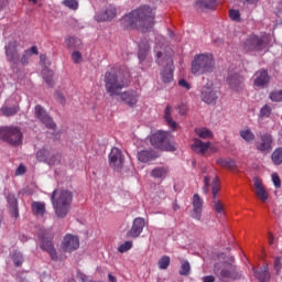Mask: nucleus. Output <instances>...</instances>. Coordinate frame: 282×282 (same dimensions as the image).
Wrapping results in <instances>:
<instances>
[{"mask_svg":"<svg viewBox=\"0 0 282 282\" xmlns=\"http://www.w3.org/2000/svg\"><path fill=\"white\" fill-rule=\"evenodd\" d=\"M105 87L109 96H119L120 100L124 102L128 107L135 109L138 107V101L140 100L139 90H128L120 93L124 87H129V79L127 76L116 68H111L105 75Z\"/></svg>","mask_w":282,"mask_h":282,"instance_id":"obj_1","label":"nucleus"},{"mask_svg":"<svg viewBox=\"0 0 282 282\" xmlns=\"http://www.w3.org/2000/svg\"><path fill=\"white\" fill-rule=\"evenodd\" d=\"M155 13L153 9L144 6L124 15L121 20L126 28H139L141 32H149L153 28Z\"/></svg>","mask_w":282,"mask_h":282,"instance_id":"obj_2","label":"nucleus"},{"mask_svg":"<svg viewBox=\"0 0 282 282\" xmlns=\"http://www.w3.org/2000/svg\"><path fill=\"white\" fill-rule=\"evenodd\" d=\"M164 37L159 36L156 39V44L154 52L156 54V63L158 65H164L165 68L161 70V80L164 83V85H171V82L173 80V58L171 57V54H166V48L164 47Z\"/></svg>","mask_w":282,"mask_h":282,"instance_id":"obj_3","label":"nucleus"},{"mask_svg":"<svg viewBox=\"0 0 282 282\" xmlns=\"http://www.w3.org/2000/svg\"><path fill=\"white\" fill-rule=\"evenodd\" d=\"M39 54V48L36 46H32L31 48L24 51L21 58H19V51L17 50V41H11L6 46V55L11 63V65H15L19 67L20 65H28L32 56H36Z\"/></svg>","mask_w":282,"mask_h":282,"instance_id":"obj_4","label":"nucleus"},{"mask_svg":"<svg viewBox=\"0 0 282 282\" xmlns=\"http://www.w3.org/2000/svg\"><path fill=\"white\" fill-rule=\"evenodd\" d=\"M203 180H204L203 192L205 193V195H208L212 188L213 198H214L213 200L214 210H216L218 215H224L225 214L224 204H221V200L217 199V194L219 193V178H217V176L213 172H209L208 174H204L203 172Z\"/></svg>","mask_w":282,"mask_h":282,"instance_id":"obj_5","label":"nucleus"},{"mask_svg":"<svg viewBox=\"0 0 282 282\" xmlns=\"http://www.w3.org/2000/svg\"><path fill=\"white\" fill-rule=\"evenodd\" d=\"M52 204L57 217H66L72 205V192L55 189L52 195Z\"/></svg>","mask_w":282,"mask_h":282,"instance_id":"obj_6","label":"nucleus"},{"mask_svg":"<svg viewBox=\"0 0 282 282\" xmlns=\"http://www.w3.org/2000/svg\"><path fill=\"white\" fill-rule=\"evenodd\" d=\"M213 69H215V58H213V54L204 53L194 56L192 61V74H194V76L210 74Z\"/></svg>","mask_w":282,"mask_h":282,"instance_id":"obj_7","label":"nucleus"},{"mask_svg":"<svg viewBox=\"0 0 282 282\" xmlns=\"http://www.w3.org/2000/svg\"><path fill=\"white\" fill-rule=\"evenodd\" d=\"M235 261L234 258H230L229 262H218L214 265V273L218 279L223 282H232L239 279V272L237 271V267L232 264Z\"/></svg>","mask_w":282,"mask_h":282,"instance_id":"obj_8","label":"nucleus"},{"mask_svg":"<svg viewBox=\"0 0 282 282\" xmlns=\"http://www.w3.org/2000/svg\"><path fill=\"white\" fill-rule=\"evenodd\" d=\"M150 142L152 147L161 151H175V143L171 142V132L159 130L151 134Z\"/></svg>","mask_w":282,"mask_h":282,"instance_id":"obj_9","label":"nucleus"},{"mask_svg":"<svg viewBox=\"0 0 282 282\" xmlns=\"http://www.w3.org/2000/svg\"><path fill=\"white\" fill-rule=\"evenodd\" d=\"M270 36L263 35L259 37L254 34L249 35L246 41L242 43V50L245 52H263L268 47V41Z\"/></svg>","mask_w":282,"mask_h":282,"instance_id":"obj_10","label":"nucleus"},{"mask_svg":"<svg viewBox=\"0 0 282 282\" xmlns=\"http://www.w3.org/2000/svg\"><path fill=\"white\" fill-rule=\"evenodd\" d=\"M0 140L8 142L12 147H19L23 143V133L14 127L0 128Z\"/></svg>","mask_w":282,"mask_h":282,"instance_id":"obj_11","label":"nucleus"},{"mask_svg":"<svg viewBox=\"0 0 282 282\" xmlns=\"http://www.w3.org/2000/svg\"><path fill=\"white\" fill-rule=\"evenodd\" d=\"M220 93L213 82H208L200 88V98L206 105H217Z\"/></svg>","mask_w":282,"mask_h":282,"instance_id":"obj_12","label":"nucleus"},{"mask_svg":"<svg viewBox=\"0 0 282 282\" xmlns=\"http://www.w3.org/2000/svg\"><path fill=\"white\" fill-rule=\"evenodd\" d=\"M19 102H21V96L18 94L11 95L0 108V113L7 116L8 118L17 116L19 113Z\"/></svg>","mask_w":282,"mask_h":282,"instance_id":"obj_13","label":"nucleus"},{"mask_svg":"<svg viewBox=\"0 0 282 282\" xmlns=\"http://www.w3.org/2000/svg\"><path fill=\"white\" fill-rule=\"evenodd\" d=\"M36 160L48 164V166H56V164L61 163V154H54L50 152V149L43 148L37 151Z\"/></svg>","mask_w":282,"mask_h":282,"instance_id":"obj_14","label":"nucleus"},{"mask_svg":"<svg viewBox=\"0 0 282 282\" xmlns=\"http://www.w3.org/2000/svg\"><path fill=\"white\" fill-rule=\"evenodd\" d=\"M61 248L64 252H74L80 248V239L76 235L66 234Z\"/></svg>","mask_w":282,"mask_h":282,"instance_id":"obj_15","label":"nucleus"},{"mask_svg":"<svg viewBox=\"0 0 282 282\" xmlns=\"http://www.w3.org/2000/svg\"><path fill=\"white\" fill-rule=\"evenodd\" d=\"M35 117L42 124H45L47 129H56V123H54V120H52V117L47 115L43 107L35 106Z\"/></svg>","mask_w":282,"mask_h":282,"instance_id":"obj_16","label":"nucleus"},{"mask_svg":"<svg viewBox=\"0 0 282 282\" xmlns=\"http://www.w3.org/2000/svg\"><path fill=\"white\" fill-rule=\"evenodd\" d=\"M227 84L229 85V89L232 91H243V76L237 73H229L227 77Z\"/></svg>","mask_w":282,"mask_h":282,"instance_id":"obj_17","label":"nucleus"},{"mask_svg":"<svg viewBox=\"0 0 282 282\" xmlns=\"http://www.w3.org/2000/svg\"><path fill=\"white\" fill-rule=\"evenodd\" d=\"M144 226H147V223L144 221V218L138 217L133 220L131 229L127 232V237L130 239H138L142 235V231L144 230Z\"/></svg>","mask_w":282,"mask_h":282,"instance_id":"obj_18","label":"nucleus"},{"mask_svg":"<svg viewBox=\"0 0 282 282\" xmlns=\"http://www.w3.org/2000/svg\"><path fill=\"white\" fill-rule=\"evenodd\" d=\"M109 162L112 169H122V164H124V156H122V151L118 148H112L109 153Z\"/></svg>","mask_w":282,"mask_h":282,"instance_id":"obj_19","label":"nucleus"},{"mask_svg":"<svg viewBox=\"0 0 282 282\" xmlns=\"http://www.w3.org/2000/svg\"><path fill=\"white\" fill-rule=\"evenodd\" d=\"M256 148L260 153H270V151H272V135L262 134L260 140L256 143Z\"/></svg>","mask_w":282,"mask_h":282,"instance_id":"obj_20","label":"nucleus"},{"mask_svg":"<svg viewBox=\"0 0 282 282\" xmlns=\"http://www.w3.org/2000/svg\"><path fill=\"white\" fill-rule=\"evenodd\" d=\"M40 238H41L42 250H45L46 252H48L51 259L53 261H56L58 257L56 256V249H54V245L52 243L50 236H45V234H43L42 236H40Z\"/></svg>","mask_w":282,"mask_h":282,"instance_id":"obj_21","label":"nucleus"},{"mask_svg":"<svg viewBox=\"0 0 282 282\" xmlns=\"http://www.w3.org/2000/svg\"><path fill=\"white\" fill-rule=\"evenodd\" d=\"M253 186L256 188L257 197L262 202H268V192L263 186V182L259 177H253Z\"/></svg>","mask_w":282,"mask_h":282,"instance_id":"obj_22","label":"nucleus"},{"mask_svg":"<svg viewBox=\"0 0 282 282\" xmlns=\"http://www.w3.org/2000/svg\"><path fill=\"white\" fill-rule=\"evenodd\" d=\"M268 83H270V76L268 75V70L261 69L254 74V87H265Z\"/></svg>","mask_w":282,"mask_h":282,"instance_id":"obj_23","label":"nucleus"},{"mask_svg":"<svg viewBox=\"0 0 282 282\" xmlns=\"http://www.w3.org/2000/svg\"><path fill=\"white\" fill-rule=\"evenodd\" d=\"M158 158H160V153H158L155 150H143L138 152L139 162H153V160H158Z\"/></svg>","mask_w":282,"mask_h":282,"instance_id":"obj_24","label":"nucleus"},{"mask_svg":"<svg viewBox=\"0 0 282 282\" xmlns=\"http://www.w3.org/2000/svg\"><path fill=\"white\" fill-rule=\"evenodd\" d=\"M116 18V7L109 6L106 8V10L101 13H97L95 15L96 21L102 22V21H111V19Z\"/></svg>","mask_w":282,"mask_h":282,"instance_id":"obj_25","label":"nucleus"},{"mask_svg":"<svg viewBox=\"0 0 282 282\" xmlns=\"http://www.w3.org/2000/svg\"><path fill=\"white\" fill-rule=\"evenodd\" d=\"M204 206V200H202V198L199 197L198 194H195L193 196V213H192V217L194 219H202V208Z\"/></svg>","mask_w":282,"mask_h":282,"instance_id":"obj_26","label":"nucleus"},{"mask_svg":"<svg viewBox=\"0 0 282 282\" xmlns=\"http://www.w3.org/2000/svg\"><path fill=\"white\" fill-rule=\"evenodd\" d=\"M210 149V142H204L199 139H194V143L192 144V150H194L195 153H199L200 155H204L206 151Z\"/></svg>","mask_w":282,"mask_h":282,"instance_id":"obj_27","label":"nucleus"},{"mask_svg":"<svg viewBox=\"0 0 282 282\" xmlns=\"http://www.w3.org/2000/svg\"><path fill=\"white\" fill-rule=\"evenodd\" d=\"M7 202L9 204L11 217H14V219H19V204L17 202V197H14L13 194H9L7 197Z\"/></svg>","mask_w":282,"mask_h":282,"instance_id":"obj_28","label":"nucleus"},{"mask_svg":"<svg viewBox=\"0 0 282 282\" xmlns=\"http://www.w3.org/2000/svg\"><path fill=\"white\" fill-rule=\"evenodd\" d=\"M31 213L34 215V217H45V213H47L45 209V203L33 202L31 204Z\"/></svg>","mask_w":282,"mask_h":282,"instance_id":"obj_29","label":"nucleus"},{"mask_svg":"<svg viewBox=\"0 0 282 282\" xmlns=\"http://www.w3.org/2000/svg\"><path fill=\"white\" fill-rule=\"evenodd\" d=\"M172 112H173V107L166 106L164 110V120L166 124L170 127V129H172L173 131H176V129H178L180 126L177 124V122L173 120V117L171 116Z\"/></svg>","mask_w":282,"mask_h":282,"instance_id":"obj_30","label":"nucleus"},{"mask_svg":"<svg viewBox=\"0 0 282 282\" xmlns=\"http://www.w3.org/2000/svg\"><path fill=\"white\" fill-rule=\"evenodd\" d=\"M151 177H154V180H164L166 178V175H169V166L162 165L154 167L151 173Z\"/></svg>","mask_w":282,"mask_h":282,"instance_id":"obj_31","label":"nucleus"},{"mask_svg":"<svg viewBox=\"0 0 282 282\" xmlns=\"http://www.w3.org/2000/svg\"><path fill=\"white\" fill-rule=\"evenodd\" d=\"M253 273H254L256 279H258V281H260V282L270 281V272H268V267L261 268L260 271H256L253 269Z\"/></svg>","mask_w":282,"mask_h":282,"instance_id":"obj_32","label":"nucleus"},{"mask_svg":"<svg viewBox=\"0 0 282 282\" xmlns=\"http://www.w3.org/2000/svg\"><path fill=\"white\" fill-rule=\"evenodd\" d=\"M239 135L240 138H242V140H245V142H254V132H252V130L250 128H243L239 131Z\"/></svg>","mask_w":282,"mask_h":282,"instance_id":"obj_33","label":"nucleus"},{"mask_svg":"<svg viewBox=\"0 0 282 282\" xmlns=\"http://www.w3.org/2000/svg\"><path fill=\"white\" fill-rule=\"evenodd\" d=\"M42 76L48 87L54 86V70H52L50 68H43Z\"/></svg>","mask_w":282,"mask_h":282,"instance_id":"obj_34","label":"nucleus"},{"mask_svg":"<svg viewBox=\"0 0 282 282\" xmlns=\"http://www.w3.org/2000/svg\"><path fill=\"white\" fill-rule=\"evenodd\" d=\"M197 8L213 10L217 7V0H198L196 2Z\"/></svg>","mask_w":282,"mask_h":282,"instance_id":"obj_35","label":"nucleus"},{"mask_svg":"<svg viewBox=\"0 0 282 282\" xmlns=\"http://www.w3.org/2000/svg\"><path fill=\"white\" fill-rule=\"evenodd\" d=\"M195 133L198 138H202V140H210V138H213V131L208 128H196Z\"/></svg>","mask_w":282,"mask_h":282,"instance_id":"obj_36","label":"nucleus"},{"mask_svg":"<svg viewBox=\"0 0 282 282\" xmlns=\"http://www.w3.org/2000/svg\"><path fill=\"white\" fill-rule=\"evenodd\" d=\"M216 164H218V166H221L223 169H228L229 171H232V169H235V161L232 159H218L216 161Z\"/></svg>","mask_w":282,"mask_h":282,"instance_id":"obj_37","label":"nucleus"},{"mask_svg":"<svg viewBox=\"0 0 282 282\" xmlns=\"http://www.w3.org/2000/svg\"><path fill=\"white\" fill-rule=\"evenodd\" d=\"M271 160L276 166H279V164H282V148H278L273 151Z\"/></svg>","mask_w":282,"mask_h":282,"instance_id":"obj_38","label":"nucleus"},{"mask_svg":"<svg viewBox=\"0 0 282 282\" xmlns=\"http://www.w3.org/2000/svg\"><path fill=\"white\" fill-rule=\"evenodd\" d=\"M181 276H188L191 274V263L188 260L181 262V270L178 271Z\"/></svg>","mask_w":282,"mask_h":282,"instance_id":"obj_39","label":"nucleus"},{"mask_svg":"<svg viewBox=\"0 0 282 282\" xmlns=\"http://www.w3.org/2000/svg\"><path fill=\"white\" fill-rule=\"evenodd\" d=\"M160 270H166L171 265V257L163 256L158 262Z\"/></svg>","mask_w":282,"mask_h":282,"instance_id":"obj_40","label":"nucleus"},{"mask_svg":"<svg viewBox=\"0 0 282 282\" xmlns=\"http://www.w3.org/2000/svg\"><path fill=\"white\" fill-rule=\"evenodd\" d=\"M11 259L14 265L19 267L23 264V254L19 251H15L11 254Z\"/></svg>","mask_w":282,"mask_h":282,"instance_id":"obj_41","label":"nucleus"},{"mask_svg":"<svg viewBox=\"0 0 282 282\" xmlns=\"http://www.w3.org/2000/svg\"><path fill=\"white\" fill-rule=\"evenodd\" d=\"M147 54H149V46H145L144 48H142V44L139 45V61L140 63H143L144 58H147Z\"/></svg>","mask_w":282,"mask_h":282,"instance_id":"obj_42","label":"nucleus"},{"mask_svg":"<svg viewBox=\"0 0 282 282\" xmlns=\"http://www.w3.org/2000/svg\"><path fill=\"white\" fill-rule=\"evenodd\" d=\"M270 100H272V102H281L282 101V90H275L272 91L269 96Z\"/></svg>","mask_w":282,"mask_h":282,"instance_id":"obj_43","label":"nucleus"},{"mask_svg":"<svg viewBox=\"0 0 282 282\" xmlns=\"http://www.w3.org/2000/svg\"><path fill=\"white\" fill-rule=\"evenodd\" d=\"M229 18L231 19V21H241V13L239 12V10H235L231 9L229 10Z\"/></svg>","mask_w":282,"mask_h":282,"instance_id":"obj_44","label":"nucleus"},{"mask_svg":"<svg viewBox=\"0 0 282 282\" xmlns=\"http://www.w3.org/2000/svg\"><path fill=\"white\" fill-rule=\"evenodd\" d=\"M72 61L73 63H75L76 65L83 63V54L78 51H74L72 53Z\"/></svg>","mask_w":282,"mask_h":282,"instance_id":"obj_45","label":"nucleus"},{"mask_svg":"<svg viewBox=\"0 0 282 282\" xmlns=\"http://www.w3.org/2000/svg\"><path fill=\"white\" fill-rule=\"evenodd\" d=\"M133 248V242L132 241H126L123 242L119 248L118 251L123 253L128 252V250H131Z\"/></svg>","mask_w":282,"mask_h":282,"instance_id":"obj_46","label":"nucleus"},{"mask_svg":"<svg viewBox=\"0 0 282 282\" xmlns=\"http://www.w3.org/2000/svg\"><path fill=\"white\" fill-rule=\"evenodd\" d=\"M271 113H272V108L268 105L263 106L260 110V116L262 118H270Z\"/></svg>","mask_w":282,"mask_h":282,"instance_id":"obj_47","label":"nucleus"},{"mask_svg":"<svg viewBox=\"0 0 282 282\" xmlns=\"http://www.w3.org/2000/svg\"><path fill=\"white\" fill-rule=\"evenodd\" d=\"M64 6H66V8H69L70 10H77L78 9V1L76 0H65Z\"/></svg>","mask_w":282,"mask_h":282,"instance_id":"obj_48","label":"nucleus"},{"mask_svg":"<svg viewBox=\"0 0 282 282\" xmlns=\"http://www.w3.org/2000/svg\"><path fill=\"white\" fill-rule=\"evenodd\" d=\"M272 182H273L275 188H281V178L279 177V174H276V173L272 174Z\"/></svg>","mask_w":282,"mask_h":282,"instance_id":"obj_49","label":"nucleus"},{"mask_svg":"<svg viewBox=\"0 0 282 282\" xmlns=\"http://www.w3.org/2000/svg\"><path fill=\"white\" fill-rule=\"evenodd\" d=\"M177 110L181 116H186V112L188 111V106H186V104H181L177 106Z\"/></svg>","mask_w":282,"mask_h":282,"instance_id":"obj_50","label":"nucleus"},{"mask_svg":"<svg viewBox=\"0 0 282 282\" xmlns=\"http://www.w3.org/2000/svg\"><path fill=\"white\" fill-rule=\"evenodd\" d=\"M178 86L182 87L183 89H186V91L191 90V84L186 82V79H180Z\"/></svg>","mask_w":282,"mask_h":282,"instance_id":"obj_51","label":"nucleus"},{"mask_svg":"<svg viewBox=\"0 0 282 282\" xmlns=\"http://www.w3.org/2000/svg\"><path fill=\"white\" fill-rule=\"evenodd\" d=\"M25 171H28V169L25 167V165L20 164V165L18 166V169L15 170V176L24 175Z\"/></svg>","mask_w":282,"mask_h":282,"instance_id":"obj_52","label":"nucleus"},{"mask_svg":"<svg viewBox=\"0 0 282 282\" xmlns=\"http://www.w3.org/2000/svg\"><path fill=\"white\" fill-rule=\"evenodd\" d=\"M274 270L275 272L279 274V272H281V259L276 258L274 260Z\"/></svg>","mask_w":282,"mask_h":282,"instance_id":"obj_53","label":"nucleus"},{"mask_svg":"<svg viewBox=\"0 0 282 282\" xmlns=\"http://www.w3.org/2000/svg\"><path fill=\"white\" fill-rule=\"evenodd\" d=\"M66 45H68V47H76V39L75 37H68L66 40Z\"/></svg>","mask_w":282,"mask_h":282,"instance_id":"obj_54","label":"nucleus"},{"mask_svg":"<svg viewBox=\"0 0 282 282\" xmlns=\"http://www.w3.org/2000/svg\"><path fill=\"white\" fill-rule=\"evenodd\" d=\"M203 282H215V276L213 275H205L203 276Z\"/></svg>","mask_w":282,"mask_h":282,"instance_id":"obj_55","label":"nucleus"},{"mask_svg":"<svg viewBox=\"0 0 282 282\" xmlns=\"http://www.w3.org/2000/svg\"><path fill=\"white\" fill-rule=\"evenodd\" d=\"M108 281L109 282H118V280L111 273L108 274Z\"/></svg>","mask_w":282,"mask_h":282,"instance_id":"obj_56","label":"nucleus"},{"mask_svg":"<svg viewBox=\"0 0 282 282\" xmlns=\"http://www.w3.org/2000/svg\"><path fill=\"white\" fill-rule=\"evenodd\" d=\"M209 150L212 151V153H217V148H215V147L209 145Z\"/></svg>","mask_w":282,"mask_h":282,"instance_id":"obj_57","label":"nucleus"},{"mask_svg":"<svg viewBox=\"0 0 282 282\" xmlns=\"http://www.w3.org/2000/svg\"><path fill=\"white\" fill-rule=\"evenodd\" d=\"M248 3H257V0H247Z\"/></svg>","mask_w":282,"mask_h":282,"instance_id":"obj_58","label":"nucleus"},{"mask_svg":"<svg viewBox=\"0 0 282 282\" xmlns=\"http://www.w3.org/2000/svg\"><path fill=\"white\" fill-rule=\"evenodd\" d=\"M269 241L272 243V235L269 236Z\"/></svg>","mask_w":282,"mask_h":282,"instance_id":"obj_59","label":"nucleus"},{"mask_svg":"<svg viewBox=\"0 0 282 282\" xmlns=\"http://www.w3.org/2000/svg\"><path fill=\"white\" fill-rule=\"evenodd\" d=\"M29 1H31L32 3H36L39 0H29Z\"/></svg>","mask_w":282,"mask_h":282,"instance_id":"obj_60","label":"nucleus"},{"mask_svg":"<svg viewBox=\"0 0 282 282\" xmlns=\"http://www.w3.org/2000/svg\"><path fill=\"white\" fill-rule=\"evenodd\" d=\"M43 58H45V56L41 55V63H43Z\"/></svg>","mask_w":282,"mask_h":282,"instance_id":"obj_61","label":"nucleus"},{"mask_svg":"<svg viewBox=\"0 0 282 282\" xmlns=\"http://www.w3.org/2000/svg\"><path fill=\"white\" fill-rule=\"evenodd\" d=\"M170 36H173V31H170Z\"/></svg>","mask_w":282,"mask_h":282,"instance_id":"obj_62","label":"nucleus"},{"mask_svg":"<svg viewBox=\"0 0 282 282\" xmlns=\"http://www.w3.org/2000/svg\"><path fill=\"white\" fill-rule=\"evenodd\" d=\"M177 208H178V207H177L176 205H174V210H177Z\"/></svg>","mask_w":282,"mask_h":282,"instance_id":"obj_63","label":"nucleus"}]
</instances>
